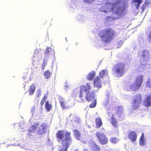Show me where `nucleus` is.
I'll return each instance as SVG.
<instances>
[{
  "label": "nucleus",
  "mask_w": 151,
  "mask_h": 151,
  "mask_svg": "<svg viewBox=\"0 0 151 151\" xmlns=\"http://www.w3.org/2000/svg\"><path fill=\"white\" fill-rule=\"evenodd\" d=\"M114 3H107L101 6L100 10L102 12L107 13L110 12H114L117 16L115 18H119L125 15L126 12L124 4H122L123 0H114Z\"/></svg>",
  "instance_id": "1"
},
{
  "label": "nucleus",
  "mask_w": 151,
  "mask_h": 151,
  "mask_svg": "<svg viewBox=\"0 0 151 151\" xmlns=\"http://www.w3.org/2000/svg\"><path fill=\"white\" fill-rule=\"evenodd\" d=\"M71 132L63 130L58 131L56 134L57 141L61 142L63 147L59 151H67L68 148L72 142Z\"/></svg>",
  "instance_id": "2"
},
{
  "label": "nucleus",
  "mask_w": 151,
  "mask_h": 151,
  "mask_svg": "<svg viewBox=\"0 0 151 151\" xmlns=\"http://www.w3.org/2000/svg\"><path fill=\"white\" fill-rule=\"evenodd\" d=\"M98 35L103 42L109 44L115 37L116 32L112 29L107 28L100 31Z\"/></svg>",
  "instance_id": "3"
},
{
  "label": "nucleus",
  "mask_w": 151,
  "mask_h": 151,
  "mask_svg": "<svg viewBox=\"0 0 151 151\" xmlns=\"http://www.w3.org/2000/svg\"><path fill=\"white\" fill-rule=\"evenodd\" d=\"M126 67V64L124 62H119L115 64L112 69V74L117 77H120L124 75Z\"/></svg>",
  "instance_id": "4"
},
{
  "label": "nucleus",
  "mask_w": 151,
  "mask_h": 151,
  "mask_svg": "<svg viewBox=\"0 0 151 151\" xmlns=\"http://www.w3.org/2000/svg\"><path fill=\"white\" fill-rule=\"evenodd\" d=\"M143 78V76L142 74L137 76L134 83L130 86V89L128 91L135 92L138 90L142 84Z\"/></svg>",
  "instance_id": "5"
},
{
  "label": "nucleus",
  "mask_w": 151,
  "mask_h": 151,
  "mask_svg": "<svg viewBox=\"0 0 151 151\" xmlns=\"http://www.w3.org/2000/svg\"><path fill=\"white\" fill-rule=\"evenodd\" d=\"M133 98V102L131 104L132 108L133 110H135L138 109L140 106L142 98L141 95H134Z\"/></svg>",
  "instance_id": "6"
},
{
  "label": "nucleus",
  "mask_w": 151,
  "mask_h": 151,
  "mask_svg": "<svg viewBox=\"0 0 151 151\" xmlns=\"http://www.w3.org/2000/svg\"><path fill=\"white\" fill-rule=\"evenodd\" d=\"M96 135L99 142L102 145H106L108 143V137L104 133L98 132H96Z\"/></svg>",
  "instance_id": "7"
},
{
  "label": "nucleus",
  "mask_w": 151,
  "mask_h": 151,
  "mask_svg": "<svg viewBox=\"0 0 151 151\" xmlns=\"http://www.w3.org/2000/svg\"><path fill=\"white\" fill-rule=\"evenodd\" d=\"M90 83H86V85H82L80 86L79 93L80 94H88L90 90Z\"/></svg>",
  "instance_id": "8"
},
{
  "label": "nucleus",
  "mask_w": 151,
  "mask_h": 151,
  "mask_svg": "<svg viewBox=\"0 0 151 151\" xmlns=\"http://www.w3.org/2000/svg\"><path fill=\"white\" fill-rule=\"evenodd\" d=\"M128 137L132 142H134L137 140V134L135 131H131L128 134Z\"/></svg>",
  "instance_id": "9"
},
{
  "label": "nucleus",
  "mask_w": 151,
  "mask_h": 151,
  "mask_svg": "<svg viewBox=\"0 0 151 151\" xmlns=\"http://www.w3.org/2000/svg\"><path fill=\"white\" fill-rule=\"evenodd\" d=\"M46 124L45 123H42L39 127L37 132V134L40 135H41L45 133L46 132Z\"/></svg>",
  "instance_id": "10"
},
{
  "label": "nucleus",
  "mask_w": 151,
  "mask_h": 151,
  "mask_svg": "<svg viewBox=\"0 0 151 151\" xmlns=\"http://www.w3.org/2000/svg\"><path fill=\"white\" fill-rule=\"evenodd\" d=\"M143 105L147 107L151 106V95H147L143 103Z\"/></svg>",
  "instance_id": "11"
},
{
  "label": "nucleus",
  "mask_w": 151,
  "mask_h": 151,
  "mask_svg": "<svg viewBox=\"0 0 151 151\" xmlns=\"http://www.w3.org/2000/svg\"><path fill=\"white\" fill-rule=\"evenodd\" d=\"M54 53L53 51L50 48V47H47L46 49L45 52L44 59H48L49 57L51 56L54 55Z\"/></svg>",
  "instance_id": "12"
},
{
  "label": "nucleus",
  "mask_w": 151,
  "mask_h": 151,
  "mask_svg": "<svg viewBox=\"0 0 151 151\" xmlns=\"http://www.w3.org/2000/svg\"><path fill=\"white\" fill-rule=\"evenodd\" d=\"M73 136L74 137L79 140H81V134L78 130L76 129L73 130Z\"/></svg>",
  "instance_id": "13"
},
{
  "label": "nucleus",
  "mask_w": 151,
  "mask_h": 151,
  "mask_svg": "<svg viewBox=\"0 0 151 151\" xmlns=\"http://www.w3.org/2000/svg\"><path fill=\"white\" fill-rule=\"evenodd\" d=\"M94 85L95 86H96L99 88H100L101 86V81L98 76H97L94 80Z\"/></svg>",
  "instance_id": "14"
},
{
  "label": "nucleus",
  "mask_w": 151,
  "mask_h": 151,
  "mask_svg": "<svg viewBox=\"0 0 151 151\" xmlns=\"http://www.w3.org/2000/svg\"><path fill=\"white\" fill-rule=\"evenodd\" d=\"M34 54L39 60H40L42 56L43 52L41 49H38L35 51Z\"/></svg>",
  "instance_id": "15"
},
{
  "label": "nucleus",
  "mask_w": 151,
  "mask_h": 151,
  "mask_svg": "<svg viewBox=\"0 0 151 151\" xmlns=\"http://www.w3.org/2000/svg\"><path fill=\"white\" fill-rule=\"evenodd\" d=\"M40 124L38 122H35L34 125H32L29 129V131L31 132L35 131L37 129Z\"/></svg>",
  "instance_id": "16"
},
{
  "label": "nucleus",
  "mask_w": 151,
  "mask_h": 151,
  "mask_svg": "<svg viewBox=\"0 0 151 151\" xmlns=\"http://www.w3.org/2000/svg\"><path fill=\"white\" fill-rule=\"evenodd\" d=\"M146 142L144 137V133H142L139 139V144L141 146H144L146 144Z\"/></svg>",
  "instance_id": "17"
},
{
  "label": "nucleus",
  "mask_w": 151,
  "mask_h": 151,
  "mask_svg": "<svg viewBox=\"0 0 151 151\" xmlns=\"http://www.w3.org/2000/svg\"><path fill=\"white\" fill-rule=\"evenodd\" d=\"M95 122L96 128H99L102 125V122L100 117H97L95 119Z\"/></svg>",
  "instance_id": "18"
},
{
  "label": "nucleus",
  "mask_w": 151,
  "mask_h": 151,
  "mask_svg": "<svg viewBox=\"0 0 151 151\" xmlns=\"http://www.w3.org/2000/svg\"><path fill=\"white\" fill-rule=\"evenodd\" d=\"M96 74L95 71L91 72L88 74L86 78L89 81H91L95 76Z\"/></svg>",
  "instance_id": "19"
},
{
  "label": "nucleus",
  "mask_w": 151,
  "mask_h": 151,
  "mask_svg": "<svg viewBox=\"0 0 151 151\" xmlns=\"http://www.w3.org/2000/svg\"><path fill=\"white\" fill-rule=\"evenodd\" d=\"M115 114H112L111 118V124L114 127H117L118 124V122L117 121L116 119L114 118V115Z\"/></svg>",
  "instance_id": "20"
},
{
  "label": "nucleus",
  "mask_w": 151,
  "mask_h": 151,
  "mask_svg": "<svg viewBox=\"0 0 151 151\" xmlns=\"http://www.w3.org/2000/svg\"><path fill=\"white\" fill-rule=\"evenodd\" d=\"M108 73V70L106 69H104L101 70L99 73L100 76L101 78H103L107 75Z\"/></svg>",
  "instance_id": "21"
},
{
  "label": "nucleus",
  "mask_w": 151,
  "mask_h": 151,
  "mask_svg": "<svg viewBox=\"0 0 151 151\" xmlns=\"http://www.w3.org/2000/svg\"><path fill=\"white\" fill-rule=\"evenodd\" d=\"M85 99L88 102L92 101L96 99L94 95H86L85 96Z\"/></svg>",
  "instance_id": "22"
},
{
  "label": "nucleus",
  "mask_w": 151,
  "mask_h": 151,
  "mask_svg": "<svg viewBox=\"0 0 151 151\" xmlns=\"http://www.w3.org/2000/svg\"><path fill=\"white\" fill-rule=\"evenodd\" d=\"M45 106L47 111H49L51 109L52 106L51 104H50L49 101H47L45 103Z\"/></svg>",
  "instance_id": "23"
},
{
  "label": "nucleus",
  "mask_w": 151,
  "mask_h": 151,
  "mask_svg": "<svg viewBox=\"0 0 151 151\" xmlns=\"http://www.w3.org/2000/svg\"><path fill=\"white\" fill-rule=\"evenodd\" d=\"M100 147L96 144H94L91 149V151H100Z\"/></svg>",
  "instance_id": "24"
},
{
  "label": "nucleus",
  "mask_w": 151,
  "mask_h": 151,
  "mask_svg": "<svg viewBox=\"0 0 151 151\" xmlns=\"http://www.w3.org/2000/svg\"><path fill=\"white\" fill-rule=\"evenodd\" d=\"M114 110L115 113V114H117L118 115H121L122 112V109L119 107L116 106L114 108Z\"/></svg>",
  "instance_id": "25"
},
{
  "label": "nucleus",
  "mask_w": 151,
  "mask_h": 151,
  "mask_svg": "<svg viewBox=\"0 0 151 151\" xmlns=\"http://www.w3.org/2000/svg\"><path fill=\"white\" fill-rule=\"evenodd\" d=\"M123 40L121 38H119L116 40V45L118 47H120L124 43Z\"/></svg>",
  "instance_id": "26"
},
{
  "label": "nucleus",
  "mask_w": 151,
  "mask_h": 151,
  "mask_svg": "<svg viewBox=\"0 0 151 151\" xmlns=\"http://www.w3.org/2000/svg\"><path fill=\"white\" fill-rule=\"evenodd\" d=\"M35 88L33 85L30 86L28 90L30 94H33L35 91Z\"/></svg>",
  "instance_id": "27"
},
{
  "label": "nucleus",
  "mask_w": 151,
  "mask_h": 151,
  "mask_svg": "<svg viewBox=\"0 0 151 151\" xmlns=\"http://www.w3.org/2000/svg\"><path fill=\"white\" fill-rule=\"evenodd\" d=\"M51 73L49 70H47L44 72V75L45 78L46 79H47L49 78Z\"/></svg>",
  "instance_id": "28"
},
{
  "label": "nucleus",
  "mask_w": 151,
  "mask_h": 151,
  "mask_svg": "<svg viewBox=\"0 0 151 151\" xmlns=\"http://www.w3.org/2000/svg\"><path fill=\"white\" fill-rule=\"evenodd\" d=\"M48 60V59H43V62L42 64L41 65V68L42 69L44 70L45 66L46 65L47 63V60Z\"/></svg>",
  "instance_id": "29"
},
{
  "label": "nucleus",
  "mask_w": 151,
  "mask_h": 151,
  "mask_svg": "<svg viewBox=\"0 0 151 151\" xmlns=\"http://www.w3.org/2000/svg\"><path fill=\"white\" fill-rule=\"evenodd\" d=\"M92 102L90 105L89 107L91 108L95 107L96 104V99L92 101Z\"/></svg>",
  "instance_id": "30"
},
{
  "label": "nucleus",
  "mask_w": 151,
  "mask_h": 151,
  "mask_svg": "<svg viewBox=\"0 0 151 151\" xmlns=\"http://www.w3.org/2000/svg\"><path fill=\"white\" fill-rule=\"evenodd\" d=\"M142 56L144 58L148 57L149 55V52L148 51L144 50L142 52Z\"/></svg>",
  "instance_id": "31"
},
{
  "label": "nucleus",
  "mask_w": 151,
  "mask_h": 151,
  "mask_svg": "<svg viewBox=\"0 0 151 151\" xmlns=\"http://www.w3.org/2000/svg\"><path fill=\"white\" fill-rule=\"evenodd\" d=\"M116 139L117 138L116 137H111L110 138V140L111 142L115 144L117 142Z\"/></svg>",
  "instance_id": "32"
},
{
  "label": "nucleus",
  "mask_w": 151,
  "mask_h": 151,
  "mask_svg": "<svg viewBox=\"0 0 151 151\" xmlns=\"http://www.w3.org/2000/svg\"><path fill=\"white\" fill-rule=\"evenodd\" d=\"M146 85L148 87L151 88V81L150 79H148L146 82Z\"/></svg>",
  "instance_id": "33"
},
{
  "label": "nucleus",
  "mask_w": 151,
  "mask_h": 151,
  "mask_svg": "<svg viewBox=\"0 0 151 151\" xmlns=\"http://www.w3.org/2000/svg\"><path fill=\"white\" fill-rule=\"evenodd\" d=\"M84 96V95H79V96L80 98V101L82 102H83L85 98V96Z\"/></svg>",
  "instance_id": "34"
},
{
  "label": "nucleus",
  "mask_w": 151,
  "mask_h": 151,
  "mask_svg": "<svg viewBox=\"0 0 151 151\" xmlns=\"http://www.w3.org/2000/svg\"><path fill=\"white\" fill-rule=\"evenodd\" d=\"M47 99L46 96L45 95L42 99L41 102V105H43L45 102L46 100Z\"/></svg>",
  "instance_id": "35"
},
{
  "label": "nucleus",
  "mask_w": 151,
  "mask_h": 151,
  "mask_svg": "<svg viewBox=\"0 0 151 151\" xmlns=\"http://www.w3.org/2000/svg\"><path fill=\"white\" fill-rule=\"evenodd\" d=\"M60 103L61 107L63 109L66 108L67 107L65 103V102Z\"/></svg>",
  "instance_id": "36"
},
{
  "label": "nucleus",
  "mask_w": 151,
  "mask_h": 151,
  "mask_svg": "<svg viewBox=\"0 0 151 151\" xmlns=\"http://www.w3.org/2000/svg\"><path fill=\"white\" fill-rule=\"evenodd\" d=\"M96 0H84V1L87 4H91L93 3Z\"/></svg>",
  "instance_id": "37"
},
{
  "label": "nucleus",
  "mask_w": 151,
  "mask_h": 151,
  "mask_svg": "<svg viewBox=\"0 0 151 151\" xmlns=\"http://www.w3.org/2000/svg\"><path fill=\"white\" fill-rule=\"evenodd\" d=\"M59 100L60 103L65 101L64 98L62 97H61L60 96H59Z\"/></svg>",
  "instance_id": "38"
},
{
  "label": "nucleus",
  "mask_w": 151,
  "mask_h": 151,
  "mask_svg": "<svg viewBox=\"0 0 151 151\" xmlns=\"http://www.w3.org/2000/svg\"><path fill=\"white\" fill-rule=\"evenodd\" d=\"M133 2L134 3L136 2L137 3H139V4H141L142 2V0H134Z\"/></svg>",
  "instance_id": "39"
},
{
  "label": "nucleus",
  "mask_w": 151,
  "mask_h": 151,
  "mask_svg": "<svg viewBox=\"0 0 151 151\" xmlns=\"http://www.w3.org/2000/svg\"><path fill=\"white\" fill-rule=\"evenodd\" d=\"M113 19V17L111 16H108L106 18V20L107 21L112 20Z\"/></svg>",
  "instance_id": "40"
},
{
  "label": "nucleus",
  "mask_w": 151,
  "mask_h": 151,
  "mask_svg": "<svg viewBox=\"0 0 151 151\" xmlns=\"http://www.w3.org/2000/svg\"><path fill=\"white\" fill-rule=\"evenodd\" d=\"M148 38L149 39V40L151 41V30H150L149 32V35L148 36Z\"/></svg>",
  "instance_id": "41"
},
{
  "label": "nucleus",
  "mask_w": 151,
  "mask_h": 151,
  "mask_svg": "<svg viewBox=\"0 0 151 151\" xmlns=\"http://www.w3.org/2000/svg\"><path fill=\"white\" fill-rule=\"evenodd\" d=\"M146 7V6L145 5L143 4V6H142V9L143 11L144 10L145 8Z\"/></svg>",
  "instance_id": "42"
},
{
  "label": "nucleus",
  "mask_w": 151,
  "mask_h": 151,
  "mask_svg": "<svg viewBox=\"0 0 151 151\" xmlns=\"http://www.w3.org/2000/svg\"><path fill=\"white\" fill-rule=\"evenodd\" d=\"M149 4V2L147 1H146L144 5H145L147 7Z\"/></svg>",
  "instance_id": "43"
},
{
  "label": "nucleus",
  "mask_w": 151,
  "mask_h": 151,
  "mask_svg": "<svg viewBox=\"0 0 151 151\" xmlns=\"http://www.w3.org/2000/svg\"><path fill=\"white\" fill-rule=\"evenodd\" d=\"M139 4V3H137V4H135V5L136 6V8L138 9L139 8V4Z\"/></svg>",
  "instance_id": "44"
},
{
  "label": "nucleus",
  "mask_w": 151,
  "mask_h": 151,
  "mask_svg": "<svg viewBox=\"0 0 151 151\" xmlns=\"http://www.w3.org/2000/svg\"><path fill=\"white\" fill-rule=\"evenodd\" d=\"M74 91H75V93H77V92L78 91V89L76 88L74 90Z\"/></svg>",
  "instance_id": "45"
},
{
  "label": "nucleus",
  "mask_w": 151,
  "mask_h": 151,
  "mask_svg": "<svg viewBox=\"0 0 151 151\" xmlns=\"http://www.w3.org/2000/svg\"><path fill=\"white\" fill-rule=\"evenodd\" d=\"M35 107H32V108H31V111H33L34 110H35Z\"/></svg>",
  "instance_id": "46"
},
{
  "label": "nucleus",
  "mask_w": 151,
  "mask_h": 151,
  "mask_svg": "<svg viewBox=\"0 0 151 151\" xmlns=\"http://www.w3.org/2000/svg\"><path fill=\"white\" fill-rule=\"evenodd\" d=\"M83 151H88V150L87 149L85 148L83 149Z\"/></svg>",
  "instance_id": "47"
},
{
  "label": "nucleus",
  "mask_w": 151,
  "mask_h": 151,
  "mask_svg": "<svg viewBox=\"0 0 151 151\" xmlns=\"http://www.w3.org/2000/svg\"><path fill=\"white\" fill-rule=\"evenodd\" d=\"M82 142L84 143H86V141H82Z\"/></svg>",
  "instance_id": "48"
},
{
  "label": "nucleus",
  "mask_w": 151,
  "mask_h": 151,
  "mask_svg": "<svg viewBox=\"0 0 151 151\" xmlns=\"http://www.w3.org/2000/svg\"><path fill=\"white\" fill-rule=\"evenodd\" d=\"M74 151H79L78 149H76Z\"/></svg>",
  "instance_id": "49"
},
{
  "label": "nucleus",
  "mask_w": 151,
  "mask_h": 151,
  "mask_svg": "<svg viewBox=\"0 0 151 151\" xmlns=\"http://www.w3.org/2000/svg\"><path fill=\"white\" fill-rule=\"evenodd\" d=\"M129 80H130V79H129L128 80V81H129Z\"/></svg>",
  "instance_id": "50"
}]
</instances>
